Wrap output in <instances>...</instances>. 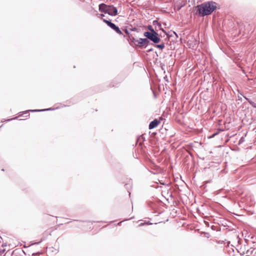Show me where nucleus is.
<instances>
[{"mask_svg":"<svg viewBox=\"0 0 256 256\" xmlns=\"http://www.w3.org/2000/svg\"><path fill=\"white\" fill-rule=\"evenodd\" d=\"M196 14L200 16L211 14L217 8V4L213 1L203 2L196 6Z\"/></svg>","mask_w":256,"mask_h":256,"instance_id":"nucleus-1","label":"nucleus"},{"mask_svg":"<svg viewBox=\"0 0 256 256\" xmlns=\"http://www.w3.org/2000/svg\"><path fill=\"white\" fill-rule=\"evenodd\" d=\"M98 10L100 12L108 14L111 16H116L118 14V10L113 5H107L102 3L98 6Z\"/></svg>","mask_w":256,"mask_h":256,"instance_id":"nucleus-2","label":"nucleus"},{"mask_svg":"<svg viewBox=\"0 0 256 256\" xmlns=\"http://www.w3.org/2000/svg\"><path fill=\"white\" fill-rule=\"evenodd\" d=\"M144 36L149 41L150 40L156 44L159 43L160 41L159 35L156 32L152 33H150L148 31L145 32L144 33Z\"/></svg>","mask_w":256,"mask_h":256,"instance_id":"nucleus-3","label":"nucleus"},{"mask_svg":"<svg viewBox=\"0 0 256 256\" xmlns=\"http://www.w3.org/2000/svg\"><path fill=\"white\" fill-rule=\"evenodd\" d=\"M102 20L112 29L114 30L116 33H118L119 34H122V33L120 30V28L114 24L112 23L110 20H108L104 18L102 19Z\"/></svg>","mask_w":256,"mask_h":256,"instance_id":"nucleus-4","label":"nucleus"},{"mask_svg":"<svg viewBox=\"0 0 256 256\" xmlns=\"http://www.w3.org/2000/svg\"><path fill=\"white\" fill-rule=\"evenodd\" d=\"M150 43V41L146 38H140L138 40V44H136V46L140 48H146Z\"/></svg>","mask_w":256,"mask_h":256,"instance_id":"nucleus-5","label":"nucleus"},{"mask_svg":"<svg viewBox=\"0 0 256 256\" xmlns=\"http://www.w3.org/2000/svg\"><path fill=\"white\" fill-rule=\"evenodd\" d=\"M54 110V109L52 108L42 109V110H26L22 112V114H28L30 112H40L51 110Z\"/></svg>","mask_w":256,"mask_h":256,"instance_id":"nucleus-6","label":"nucleus"},{"mask_svg":"<svg viewBox=\"0 0 256 256\" xmlns=\"http://www.w3.org/2000/svg\"><path fill=\"white\" fill-rule=\"evenodd\" d=\"M160 123V120L157 119H155L152 121L149 124V129L152 130L156 127Z\"/></svg>","mask_w":256,"mask_h":256,"instance_id":"nucleus-7","label":"nucleus"},{"mask_svg":"<svg viewBox=\"0 0 256 256\" xmlns=\"http://www.w3.org/2000/svg\"><path fill=\"white\" fill-rule=\"evenodd\" d=\"M156 48H158L160 50H162L164 48V42H162L160 44L156 45Z\"/></svg>","mask_w":256,"mask_h":256,"instance_id":"nucleus-8","label":"nucleus"},{"mask_svg":"<svg viewBox=\"0 0 256 256\" xmlns=\"http://www.w3.org/2000/svg\"><path fill=\"white\" fill-rule=\"evenodd\" d=\"M148 29L150 30V32H149L150 33H152L156 32L151 25H149L148 26Z\"/></svg>","mask_w":256,"mask_h":256,"instance_id":"nucleus-9","label":"nucleus"},{"mask_svg":"<svg viewBox=\"0 0 256 256\" xmlns=\"http://www.w3.org/2000/svg\"><path fill=\"white\" fill-rule=\"evenodd\" d=\"M131 40V42L133 43H134V44L136 45V44H138V40H136V38H132L130 39Z\"/></svg>","mask_w":256,"mask_h":256,"instance_id":"nucleus-10","label":"nucleus"},{"mask_svg":"<svg viewBox=\"0 0 256 256\" xmlns=\"http://www.w3.org/2000/svg\"><path fill=\"white\" fill-rule=\"evenodd\" d=\"M40 254V252H35L32 254V256H39Z\"/></svg>","mask_w":256,"mask_h":256,"instance_id":"nucleus-11","label":"nucleus"},{"mask_svg":"<svg viewBox=\"0 0 256 256\" xmlns=\"http://www.w3.org/2000/svg\"><path fill=\"white\" fill-rule=\"evenodd\" d=\"M97 16H98V17H99V18H100V17H103V16H104V14H97Z\"/></svg>","mask_w":256,"mask_h":256,"instance_id":"nucleus-12","label":"nucleus"},{"mask_svg":"<svg viewBox=\"0 0 256 256\" xmlns=\"http://www.w3.org/2000/svg\"><path fill=\"white\" fill-rule=\"evenodd\" d=\"M17 118H18V117H15V118H13L8 119V120H6V121L8 122V121H10V120H16V119H17Z\"/></svg>","mask_w":256,"mask_h":256,"instance_id":"nucleus-13","label":"nucleus"},{"mask_svg":"<svg viewBox=\"0 0 256 256\" xmlns=\"http://www.w3.org/2000/svg\"><path fill=\"white\" fill-rule=\"evenodd\" d=\"M152 50H153V49L152 48H150V49L147 50V52H152Z\"/></svg>","mask_w":256,"mask_h":256,"instance_id":"nucleus-14","label":"nucleus"},{"mask_svg":"<svg viewBox=\"0 0 256 256\" xmlns=\"http://www.w3.org/2000/svg\"><path fill=\"white\" fill-rule=\"evenodd\" d=\"M145 224H146V223H141L140 224H139V226H142L144 225Z\"/></svg>","mask_w":256,"mask_h":256,"instance_id":"nucleus-15","label":"nucleus"},{"mask_svg":"<svg viewBox=\"0 0 256 256\" xmlns=\"http://www.w3.org/2000/svg\"><path fill=\"white\" fill-rule=\"evenodd\" d=\"M238 100H240V101H242V98L240 96H238Z\"/></svg>","mask_w":256,"mask_h":256,"instance_id":"nucleus-16","label":"nucleus"},{"mask_svg":"<svg viewBox=\"0 0 256 256\" xmlns=\"http://www.w3.org/2000/svg\"><path fill=\"white\" fill-rule=\"evenodd\" d=\"M122 222H123V221H121V222H119L118 223V224H118V226H120V224Z\"/></svg>","mask_w":256,"mask_h":256,"instance_id":"nucleus-17","label":"nucleus"},{"mask_svg":"<svg viewBox=\"0 0 256 256\" xmlns=\"http://www.w3.org/2000/svg\"><path fill=\"white\" fill-rule=\"evenodd\" d=\"M244 98L246 100H248L249 102V100H248L247 98H246V96H244Z\"/></svg>","mask_w":256,"mask_h":256,"instance_id":"nucleus-18","label":"nucleus"},{"mask_svg":"<svg viewBox=\"0 0 256 256\" xmlns=\"http://www.w3.org/2000/svg\"><path fill=\"white\" fill-rule=\"evenodd\" d=\"M147 224H152L150 222H148L146 223Z\"/></svg>","mask_w":256,"mask_h":256,"instance_id":"nucleus-19","label":"nucleus"},{"mask_svg":"<svg viewBox=\"0 0 256 256\" xmlns=\"http://www.w3.org/2000/svg\"><path fill=\"white\" fill-rule=\"evenodd\" d=\"M216 133L214 134H212V136H215V135H216Z\"/></svg>","mask_w":256,"mask_h":256,"instance_id":"nucleus-20","label":"nucleus"},{"mask_svg":"<svg viewBox=\"0 0 256 256\" xmlns=\"http://www.w3.org/2000/svg\"><path fill=\"white\" fill-rule=\"evenodd\" d=\"M154 22H157V20H154Z\"/></svg>","mask_w":256,"mask_h":256,"instance_id":"nucleus-21","label":"nucleus"}]
</instances>
